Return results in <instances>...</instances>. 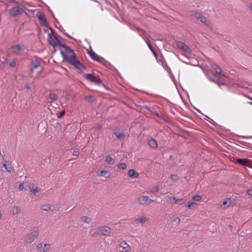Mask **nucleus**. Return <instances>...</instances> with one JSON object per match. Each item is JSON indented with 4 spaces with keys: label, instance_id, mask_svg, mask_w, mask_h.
I'll use <instances>...</instances> for the list:
<instances>
[{
    "label": "nucleus",
    "instance_id": "obj_50",
    "mask_svg": "<svg viewBox=\"0 0 252 252\" xmlns=\"http://www.w3.org/2000/svg\"><path fill=\"white\" fill-rule=\"evenodd\" d=\"M247 194L250 196H252V189H249L247 191Z\"/></svg>",
    "mask_w": 252,
    "mask_h": 252
},
{
    "label": "nucleus",
    "instance_id": "obj_48",
    "mask_svg": "<svg viewBox=\"0 0 252 252\" xmlns=\"http://www.w3.org/2000/svg\"><path fill=\"white\" fill-rule=\"evenodd\" d=\"M61 126H61V125L59 123L57 122V123H56V125H55V127L56 128H60L61 127Z\"/></svg>",
    "mask_w": 252,
    "mask_h": 252
},
{
    "label": "nucleus",
    "instance_id": "obj_41",
    "mask_svg": "<svg viewBox=\"0 0 252 252\" xmlns=\"http://www.w3.org/2000/svg\"><path fill=\"white\" fill-rule=\"evenodd\" d=\"M79 154V149L77 148H76L74 150L72 153V155L74 156H77Z\"/></svg>",
    "mask_w": 252,
    "mask_h": 252
},
{
    "label": "nucleus",
    "instance_id": "obj_15",
    "mask_svg": "<svg viewBox=\"0 0 252 252\" xmlns=\"http://www.w3.org/2000/svg\"><path fill=\"white\" fill-rule=\"evenodd\" d=\"M172 203L181 205L185 203V200L183 199H179L176 197H173L170 198Z\"/></svg>",
    "mask_w": 252,
    "mask_h": 252
},
{
    "label": "nucleus",
    "instance_id": "obj_32",
    "mask_svg": "<svg viewBox=\"0 0 252 252\" xmlns=\"http://www.w3.org/2000/svg\"><path fill=\"white\" fill-rule=\"evenodd\" d=\"M136 221H140L141 223L144 224L147 221V219L145 217H141L136 219Z\"/></svg>",
    "mask_w": 252,
    "mask_h": 252
},
{
    "label": "nucleus",
    "instance_id": "obj_59",
    "mask_svg": "<svg viewBox=\"0 0 252 252\" xmlns=\"http://www.w3.org/2000/svg\"><path fill=\"white\" fill-rule=\"evenodd\" d=\"M249 99H250V100H252V98H251V97L250 96H247Z\"/></svg>",
    "mask_w": 252,
    "mask_h": 252
},
{
    "label": "nucleus",
    "instance_id": "obj_13",
    "mask_svg": "<svg viewBox=\"0 0 252 252\" xmlns=\"http://www.w3.org/2000/svg\"><path fill=\"white\" fill-rule=\"evenodd\" d=\"M235 205V200L232 199L231 198H227L223 202V205L224 208H228Z\"/></svg>",
    "mask_w": 252,
    "mask_h": 252
},
{
    "label": "nucleus",
    "instance_id": "obj_36",
    "mask_svg": "<svg viewBox=\"0 0 252 252\" xmlns=\"http://www.w3.org/2000/svg\"><path fill=\"white\" fill-rule=\"evenodd\" d=\"M247 6L249 7L252 14V1L251 0H249L247 2Z\"/></svg>",
    "mask_w": 252,
    "mask_h": 252
},
{
    "label": "nucleus",
    "instance_id": "obj_52",
    "mask_svg": "<svg viewBox=\"0 0 252 252\" xmlns=\"http://www.w3.org/2000/svg\"><path fill=\"white\" fill-rule=\"evenodd\" d=\"M153 114H154L155 115H156V116L157 117H158V118H160V115H159L158 113L154 112V113H153Z\"/></svg>",
    "mask_w": 252,
    "mask_h": 252
},
{
    "label": "nucleus",
    "instance_id": "obj_20",
    "mask_svg": "<svg viewBox=\"0 0 252 252\" xmlns=\"http://www.w3.org/2000/svg\"><path fill=\"white\" fill-rule=\"evenodd\" d=\"M47 41L49 44L52 46L54 48L57 46V43L54 41L53 37L51 34H48Z\"/></svg>",
    "mask_w": 252,
    "mask_h": 252
},
{
    "label": "nucleus",
    "instance_id": "obj_33",
    "mask_svg": "<svg viewBox=\"0 0 252 252\" xmlns=\"http://www.w3.org/2000/svg\"><path fill=\"white\" fill-rule=\"evenodd\" d=\"M41 209L43 211H48L50 210V206L49 204H45L41 206Z\"/></svg>",
    "mask_w": 252,
    "mask_h": 252
},
{
    "label": "nucleus",
    "instance_id": "obj_39",
    "mask_svg": "<svg viewBox=\"0 0 252 252\" xmlns=\"http://www.w3.org/2000/svg\"><path fill=\"white\" fill-rule=\"evenodd\" d=\"M171 179L174 181H176L179 180V178L177 174H172Z\"/></svg>",
    "mask_w": 252,
    "mask_h": 252
},
{
    "label": "nucleus",
    "instance_id": "obj_14",
    "mask_svg": "<svg viewBox=\"0 0 252 252\" xmlns=\"http://www.w3.org/2000/svg\"><path fill=\"white\" fill-rule=\"evenodd\" d=\"M50 246L49 244H44V246H43L42 243H39L37 245L36 248L38 250L45 252L48 250L50 249Z\"/></svg>",
    "mask_w": 252,
    "mask_h": 252
},
{
    "label": "nucleus",
    "instance_id": "obj_25",
    "mask_svg": "<svg viewBox=\"0 0 252 252\" xmlns=\"http://www.w3.org/2000/svg\"><path fill=\"white\" fill-rule=\"evenodd\" d=\"M98 175L108 178L110 176V174L107 170H101L99 173H98Z\"/></svg>",
    "mask_w": 252,
    "mask_h": 252
},
{
    "label": "nucleus",
    "instance_id": "obj_54",
    "mask_svg": "<svg viewBox=\"0 0 252 252\" xmlns=\"http://www.w3.org/2000/svg\"><path fill=\"white\" fill-rule=\"evenodd\" d=\"M67 37L71 39H74L71 36H70L68 34L66 33H64Z\"/></svg>",
    "mask_w": 252,
    "mask_h": 252
},
{
    "label": "nucleus",
    "instance_id": "obj_6",
    "mask_svg": "<svg viewBox=\"0 0 252 252\" xmlns=\"http://www.w3.org/2000/svg\"><path fill=\"white\" fill-rule=\"evenodd\" d=\"M36 16L38 18V21L39 22L40 25L42 27H44L46 28H49L48 25L47 23V21L46 18L43 14H42L41 12L38 11L36 14Z\"/></svg>",
    "mask_w": 252,
    "mask_h": 252
},
{
    "label": "nucleus",
    "instance_id": "obj_61",
    "mask_svg": "<svg viewBox=\"0 0 252 252\" xmlns=\"http://www.w3.org/2000/svg\"><path fill=\"white\" fill-rule=\"evenodd\" d=\"M249 103L250 105H252V102H249Z\"/></svg>",
    "mask_w": 252,
    "mask_h": 252
},
{
    "label": "nucleus",
    "instance_id": "obj_8",
    "mask_svg": "<svg viewBox=\"0 0 252 252\" xmlns=\"http://www.w3.org/2000/svg\"><path fill=\"white\" fill-rule=\"evenodd\" d=\"M138 202L140 204H150L154 202V200L150 199L148 196H142L139 198Z\"/></svg>",
    "mask_w": 252,
    "mask_h": 252
},
{
    "label": "nucleus",
    "instance_id": "obj_10",
    "mask_svg": "<svg viewBox=\"0 0 252 252\" xmlns=\"http://www.w3.org/2000/svg\"><path fill=\"white\" fill-rule=\"evenodd\" d=\"M176 45L179 49L184 51L189 52V51H190V48L186 44H185L182 41H177Z\"/></svg>",
    "mask_w": 252,
    "mask_h": 252
},
{
    "label": "nucleus",
    "instance_id": "obj_51",
    "mask_svg": "<svg viewBox=\"0 0 252 252\" xmlns=\"http://www.w3.org/2000/svg\"><path fill=\"white\" fill-rule=\"evenodd\" d=\"M102 126L101 125H97L95 127V128L96 129V130H99L101 128Z\"/></svg>",
    "mask_w": 252,
    "mask_h": 252
},
{
    "label": "nucleus",
    "instance_id": "obj_11",
    "mask_svg": "<svg viewBox=\"0 0 252 252\" xmlns=\"http://www.w3.org/2000/svg\"><path fill=\"white\" fill-rule=\"evenodd\" d=\"M141 36L143 37V38L146 41V42L147 45H148L150 49L152 52V53L154 55L155 57L156 58V59L157 60V61L158 62V53H157V51L156 50H155V49L154 48L152 44L151 43V42H150V41L148 39H146L145 37H144V36L143 35H141Z\"/></svg>",
    "mask_w": 252,
    "mask_h": 252
},
{
    "label": "nucleus",
    "instance_id": "obj_22",
    "mask_svg": "<svg viewBox=\"0 0 252 252\" xmlns=\"http://www.w3.org/2000/svg\"><path fill=\"white\" fill-rule=\"evenodd\" d=\"M114 134L119 140H123L125 138V135L124 132H120L118 131H114Z\"/></svg>",
    "mask_w": 252,
    "mask_h": 252
},
{
    "label": "nucleus",
    "instance_id": "obj_26",
    "mask_svg": "<svg viewBox=\"0 0 252 252\" xmlns=\"http://www.w3.org/2000/svg\"><path fill=\"white\" fill-rule=\"evenodd\" d=\"M191 15L194 17L195 18L198 20L200 17L202 16V14L197 11H190Z\"/></svg>",
    "mask_w": 252,
    "mask_h": 252
},
{
    "label": "nucleus",
    "instance_id": "obj_18",
    "mask_svg": "<svg viewBox=\"0 0 252 252\" xmlns=\"http://www.w3.org/2000/svg\"><path fill=\"white\" fill-rule=\"evenodd\" d=\"M199 21H200L202 23L206 25L207 27H209L211 26L210 21L206 17L204 16L203 15L198 19Z\"/></svg>",
    "mask_w": 252,
    "mask_h": 252
},
{
    "label": "nucleus",
    "instance_id": "obj_28",
    "mask_svg": "<svg viewBox=\"0 0 252 252\" xmlns=\"http://www.w3.org/2000/svg\"><path fill=\"white\" fill-rule=\"evenodd\" d=\"M185 204L186 206L191 209L195 208L197 205V203L194 202H188L187 203L185 202Z\"/></svg>",
    "mask_w": 252,
    "mask_h": 252
},
{
    "label": "nucleus",
    "instance_id": "obj_63",
    "mask_svg": "<svg viewBox=\"0 0 252 252\" xmlns=\"http://www.w3.org/2000/svg\"><path fill=\"white\" fill-rule=\"evenodd\" d=\"M158 188H157V189H156V190H155V191H158Z\"/></svg>",
    "mask_w": 252,
    "mask_h": 252
},
{
    "label": "nucleus",
    "instance_id": "obj_60",
    "mask_svg": "<svg viewBox=\"0 0 252 252\" xmlns=\"http://www.w3.org/2000/svg\"><path fill=\"white\" fill-rule=\"evenodd\" d=\"M96 235V233H94L93 234V236H95Z\"/></svg>",
    "mask_w": 252,
    "mask_h": 252
},
{
    "label": "nucleus",
    "instance_id": "obj_1",
    "mask_svg": "<svg viewBox=\"0 0 252 252\" xmlns=\"http://www.w3.org/2000/svg\"><path fill=\"white\" fill-rule=\"evenodd\" d=\"M61 54L63 58V62H66L78 70H80L81 73H83V69H86V67L77 59V55L67 56L62 50H61Z\"/></svg>",
    "mask_w": 252,
    "mask_h": 252
},
{
    "label": "nucleus",
    "instance_id": "obj_62",
    "mask_svg": "<svg viewBox=\"0 0 252 252\" xmlns=\"http://www.w3.org/2000/svg\"><path fill=\"white\" fill-rule=\"evenodd\" d=\"M56 51V50L55 48H54V52H55Z\"/></svg>",
    "mask_w": 252,
    "mask_h": 252
},
{
    "label": "nucleus",
    "instance_id": "obj_21",
    "mask_svg": "<svg viewBox=\"0 0 252 252\" xmlns=\"http://www.w3.org/2000/svg\"><path fill=\"white\" fill-rule=\"evenodd\" d=\"M128 174L129 177L132 178H136L139 176V174L134 169H130L128 171Z\"/></svg>",
    "mask_w": 252,
    "mask_h": 252
},
{
    "label": "nucleus",
    "instance_id": "obj_2",
    "mask_svg": "<svg viewBox=\"0 0 252 252\" xmlns=\"http://www.w3.org/2000/svg\"><path fill=\"white\" fill-rule=\"evenodd\" d=\"M206 75H207L208 79L210 81L217 84L219 86H220L221 85H225V83H223L221 82V77H220V76L216 75V74H215L212 71H209L207 72Z\"/></svg>",
    "mask_w": 252,
    "mask_h": 252
},
{
    "label": "nucleus",
    "instance_id": "obj_16",
    "mask_svg": "<svg viewBox=\"0 0 252 252\" xmlns=\"http://www.w3.org/2000/svg\"><path fill=\"white\" fill-rule=\"evenodd\" d=\"M40 63L37 60H32L31 62V70L32 72L33 71L34 69L40 67Z\"/></svg>",
    "mask_w": 252,
    "mask_h": 252
},
{
    "label": "nucleus",
    "instance_id": "obj_35",
    "mask_svg": "<svg viewBox=\"0 0 252 252\" xmlns=\"http://www.w3.org/2000/svg\"><path fill=\"white\" fill-rule=\"evenodd\" d=\"M126 164L125 163H121L118 165V168L122 170H124L126 168Z\"/></svg>",
    "mask_w": 252,
    "mask_h": 252
},
{
    "label": "nucleus",
    "instance_id": "obj_3",
    "mask_svg": "<svg viewBox=\"0 0 252 252\" xmlns=\"http://www.w3.org/2000/svg\"><path fill=\"white\" fill-rule=\"evenodd\" d=\"M24 12L26 13L22 7L16 6L9 9V13L12 17H15L22 14Z\"/></svg>",
    "mask_w": 252,
    "mask_h": 252
},
{
    "label": "nucleus",
    "instance_id": "obj_43",
    "mask_svg": "<svg viewBox=\"0 0 252 252\" xmlns=\"http://www.w3.org/2000/svg\"><path fill=\"white\" fill-rule=\"evenodd\" d=\"M65 114V111H63L61 112L59 114L57 115V117L58 118H61Z\"/></svg>",
    "mask_w": 252,
    "mask_h": 252
},
{
    "label": "nucleus",
    "instance_id": "obj_37",
    "mask_svg": "<svg viewBox=\"0 0 252 252\" xmlns=\"http://www.w3.org/2000/svg\"><path fill=\"white\" fill-rule=\"evenodd\" d=\"M30 192L32 194L36 195V193L39 192L38 188L36 187L35 189H31Z\"/></svg>",
    "mask_w": 252,
    "mask_h": 252
},
{
    "label": "nucleus",
    "instance_id": "obj_47",
    "mask_svg": "<svg viewBox=\"0 0 252 252\" xmlns=\"http://www.w3.org/2000/svg\"><path fill=\"white\" fill-rule=\"evenodd\" d=\"M180 221H181V220L179 218L177 217L176 218H175L174 220H173V221L176 222L177 223H179L180 222Z\"/></svg>",
    "mask_w": 252,
    "mask_h": 252
},
{
    "label": "nucleus",
    "instance_id": "obj_9",
    "mask_svg": "<svg viewBox=\"0 0 252 252\" xmlns=\"http://www.w3.org/2000/svg\"><path fill=\"white\" fill-rule=\"evenodd\" d=\"M39 233L38 229H36V230L33 231L30 233L28 236V242L29 243H32L35 239L38 236Z\"/></svg>",
    "mask_w": 252,
    "mask_h": 252
},
{
    "label": "nucleus",
    "instance_id": "obj_17",
    "mask_svg": "<svg viewBox=\"0 0 252 252\" xmlns=\"http://www.w3.org/2000/svg\"><path fill=\"white\" fill-rule=\"evenodd\" d=\"M49 29L51 30V35L52 37L54 38V39L57 42V45H59V42H61L60 40V38H61L59 35H58L54 30H53L52 28H49Z\"/></svg>",
    "mask_w": 252,
    "mask_h": 252
},
{
    "label": "nucleus",
    "instance_id": "obj_12",
    "mask_svg": "<svg viewBox=\"0 0 252 252\" xmlns=\"http://www.w3.org/2000/svg\"><path fill=\"white\" fill-rule=\"evenodd\" d=\"M99 229L101 234L105 236L108 235L111 232V229L107 226H100Z\"/></svg>",
    "mask_w": 252,
    "mask_h": 252
},
{
    "label": "nucleus",
    "instance_id": "obj_5",
    "mask_svg": "<svg viewBox=\"0 0 252 252\" xmlns=\"http://www.w3.org/2000/svg\"><path fill=\"white\" fill-rule=\"evenodd\" d=\"M84 76L86 79L96 85H99L102 84V80L96 78L94 74H84Z\"/></svg>",
    "mask_w": 252,
    "mask_h": 252
},
{
    "label": "nucleus",
    "instance_id": "obj_56",
    "mask_svg": "<svg viewBox=\"0 0 252 252\" xmlns=\"http://www.w3.org/2000/svg\"><path fill=\"white\" fill-rule=\"evenodd\" d=\"M11 166L7 167V169H6L7 171L10 172L11 171Z\"/></svg>",
    "mask_w": 252,
    "mask_h": 252
},
{
    "label": "nucleus",
    "instance_id": "obj_45",
    "mask_svg": "<svg viewBox=\"0 0 252 252\" xmlns=\"http://www.w3.org/2000/svg\"><path fill=\"white\" fill-rule=\"evenodd\" d=\"M24 188V183H21L19 186V189L20 190H22Z\"/></svg>",
    "mask_w": 252,
    "mask_h": 252
},
{
    "label": "nucleus",
    "instance_id": "obj_23",
    "mask_svg": "<svg viewBox=\"0 0 252 252\" xmlns=\"http://www.w3.org/2000/svg\"><path fill=\"white\" fill-rule=\"evenodd\" d=\"M148 144L149 145V146L153 148H157L158 145L157 141L155 139H154L153 138L151 139H150L148 141Z\"/></svg>",
    "mask_w": 252,
    "mask_h": 252
},
{
    "label": "nucleus",
    "instance_id": "obj_55",
    "mask_svg": "<svg viewBox=\"0 0 252 252\" xmlns=\"http://www.w3.org/2000/svg\"><path fill=\"white\" fill-rule=\"evenodd\" d=\"M246 166L250 168H252V163L250 164V163H249V162H248V163H247V165Z\"/></svg>",
    "mask_w": 252,
    "mask_h": 252
},
{
    "label": "nucleus",
    "instance_id": "obj_40",
    "mask_svg": "<svg viewBox=\"0 0 252 252\" xmlns=\"http://www.w3.org/2000/svg\"><path fill=\"white\" fill-rule=\"evenodd\" d=\"M192 199L194 200L198 201L201 199V196L199 195H195L192 197Z\"/></svg>",
    "mask_w": 252,
    "mask_h": 252
},
{
    "label": "nucleus",
    "instance_id": "obj_58",
    "mask_svg": "<svg viewBox=\"0 0 252 252\" xmlns=\"http://www.w3.org/2000/svg\"><path fill=\"white\" fill-rule=\"evenodd\" d=\"M25 88L27 89H30L31 88L30 86L29 85H27Z\"/></svg>",
    "mask_w": 252,
    "mask_h": 252
},
{
    "label": "nucleus",
    "instance_id": "obj_7",
    "mask_svg": "<svg viewBox=\"0 0 252 252\" xmlns=\"http://www.w3.org/2000/svg\"><path fill=\"white\" fill-rule=\"evenodd\" d=\"M59 46L64 49V51L63 52L65 53L66 55L70 56L76 54L74 53V51L70 48V47L62 42H59Z\"/></svg>",
    "mask_w": 252,
    "mask_h": 252
},
{
    "label": "nucleus",
    "instance_id": "obj_34",
    "mask_svg": "<svg viewBox=\"0 0 252 252\" xmlns=\"http://www.w3.org/2000/svg\"><path fill=\"white\" fill-rule=\"evenodd\" d=\"M49 97L50 99L56 100L57 99V95L54 93H51L49 94Z\"/></svg>",
    "mask_w": 252,
    "mask_h": 252
},
{
    "label": "nucleus",
    "instance_id": "obj_29",
    "mask_svg": "<svg viewBox=\"0 0 252 252\" xmlns=\"http://www.w3.org/2000/svg\"><path fill=\"white\" fill-rule=\"evenodd\" d=\"M212 67L215 70L217 73L219 74V73H221L222 69L217 63H212Z\"/></svg>",
    "mask_w": 252,
    "mask_h": 252
},
{
    "label": "nucleus",
    "instance_id": "obj_24",
    "mask_svg": "<svg viewBox=\"0 0 252 252\" xmlns=\"http://www.w3.org/2000/svg\"><path fill=\"white\" fill-rule=\"evenodd\" d=\"M105 160L109 164H113L115 162V159L110 155L106 156Z\"/></svg>",
    "mask_w": 252,
    "mask_h": 252
},
{
    "label": "nucleus",
    "instance_id": "obj_19",
    "mask_svg": "<svg viewBox=\"0 0 252 252\" xmlns=\"http://www.w3.org/2000/svg\"><path fill=\"white\" fill-rule=\"evenodd\" d=\"M236 162L241 165L246 166L249 162V160L247 158H239L237 159Z\"/></svg>",
    "mask_w": 252,
    "mask_h": 252
},
{
    "label": "nucleus",
    "instance_id": "obj_30",
    "mask_svg": "<svg viewBox=\"0 0 252 252\" xmlns=\"http://www.w3.org/2000/svg\"><path fill=\"white\" fill-rule=\"evenodd\" d=\"M81 220L85 223L89 224L92 221V219L87 216H82L81 218Z\"/></svg>",
    "mask_w": 252,
    "mask_h": 252
},
{
    "label": "nucleus",
    "instance_id": "obj_49",
    "mask_svg": "<svg viewBox=\"0 0 252 252\" xmlns=\"http://www.w3.org/2000/svg\"><path fill=\"white\" fill-rule=\"evenodd\" d=\"M219 74H221L222 76L227 77L228 76L226 75V73L222 70H221V73H219Z\"/></svg>",
    "mask_w": 252,
    "mask_h": 252
},
{
    "label": "nucleus",
    "instance_id": "obj_64",
    "mask_svg": "<svg viewBox=\"0 0 252 252\" xmlns=\"http://www.w3.org/2000/svg\"><path fill=\"white\" fill-rule=\"evenodd\" d=\"M1 218V214L0 213V218Z\"/></svg>",
    "mask_w": 252,
    "mask_h": 252
},
{
    "label": "nucleus",
    "instance_id": "obj_46",
    "mask_svg": "<svg viewBox=\"0 0 252 252\" xmlns=\"http://www.w3.org/2000/svg\"><path fill=\"white\" fill-rule=\"evenodd\" d=\"M15 64H16V63H15V62L13 61L12 62H11L10 63H9V65L10 67H14L15 66Z\"/></svg>",
    "mask_w": 252,
    "mask_h": 252
},
{
    "label": "nucleus",
    "instance_id": "obj_44",
    "mask_svg": "<svg viewBox=\"0 0 252 252\" xmlns=\"http://www.w3.org/2000/svg\"><path fill=\"white\" fill-rule=\"evenodd\" d=\"M4 67V63L0 60V69H2Z\"/></svg>",
    "mask_w": 252,
    "mask_h": 252
},
{
    "label": "nucleus",
    "instance_id": "obj_31",
    "mask_svg": "<svg viewBox=\"0 0 252 252\" xmlns=\"http://www.w3.org/2000/svg\"><path fill=\"white\" fill-rule=\"evenodd\" d=\"M120 246L126 251H127L128 249H129V246H128V244L125 242L123 241L121 243Z\"/></svg>",
    "mask_w": 252,
    "mask_h": 252
},
{
    "label": "nucleus",
    "instance_id": "obj_27",
    "mask_svg": "<svg viewBox=\"0 0 252 252\" xmlns=\"http://www.w3.org/2000/svg\"><path fill=\"white\" fill-rule=\"evenodd\" d=\"M11 50L13 53H17L22 50V48L20 45L18 44L11 46Z\"/></svg>",
    "mask_w": 252,
    "mask_h": 252
},
{
    "label": "nucleus",
    "instance_id": "obj_53",
    "mask_svg": "<svg viewBox=\"0 0 252 252\" xmlns=\"http://www.w3.org/2000/svg\"><path fill=\"white\" fill-rule=\"evenodd\" d=\"M6 161H5V163H3V165H2V166L5 169V170H6L7 168V165L6 164Z\"/></svg>",
    "mask_w": 252,
    "mask_h": 252
},
{
    "label": "nucleus",
    "instance_id": "obj_4",
    "mask_svg": "<svg viewBox=\"0 0 252 252\" xmlns=\"http://www.w3.org/2000/svg\"><path fill=\"white\" fill-rule=\"evenodd\" d=\"M88 53L91 57V58L94 59V61L102 63L104 65H106V64H108V62L104 59L103 58L99 57L93 50H90L88 52Z\"/></svg>",
    "mask_w": 252,
    "mask_h": 252
},
{
    "label": "nucleus",
    "instance_id": "obj_38",
    "mask_svg": "<svg viewBox=\"0 0 252 252\" xmlns=\"http://www.w3.org/2000/svg\"><path fill=\"white\" fill-rule=\"evenodd\" d=\"M13 212L14 214H18L20 213V208L17 207H14L13 209Z\"/></svg>",
    "mask_w": 252,
    "mask_h": 252
},
{
    "label": "nucleus",
    "instance_id": "obj_42",
    "mask_svg": "<svg viewBox=\"0 0 252 252\" xmlns=\"http://www.w3.org/2000/svg\"><path fill=\"white\" fill-rule=\"evenodd\" d=\"M93 97L91 95L86 96L85 97V99L88 102H92Z\"/></svg>",
    "mask_w": 252,
    "mask_h": 252
},
{
    "label": "nucleus",
    "instance_id": "obj_57",
    "mask_svg": "<svg viewBox=\"0 0 252 252\" xmlns=\"http://www.w3.org/2000/svg\"><path fill=\"white\" fill-rule=\"evenodd\" d=\"M145 109H147V110L149 111H151V108L149 107H148V106H145Z\"/></svg>",
    "mask_w": 252,
    "mask_h": 252
}]
</instances>
